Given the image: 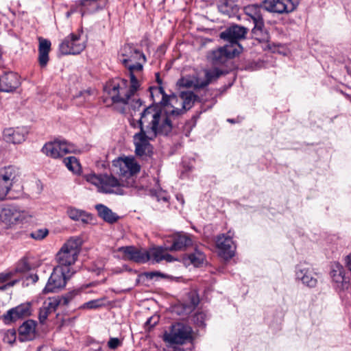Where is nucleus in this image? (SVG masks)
I'll use <instances>...</instances> for the list:
<instances>
[{"mask_svg": "<svg viewBox=\"0 0 351 351\" xmlns=\"http://www.w3.org/2000/svg\"><path fill=\"white\" fill-rule=\"evenodd\" d=\"M160 112L154 107H147L141 113L138 124L140 132L134 136V144L136 156L146 158L152 154L153 147L149 141L158 134H167L171 126L165 117L160 116Z\"/></svg>", "mask_w": 351, "mask_h": 351, "instance_id": "1", "label": "nucleus"}, {"mask_svg": "<svg viewBox=\"0 0 351 351\" xmlns=\"http://www.w3.org/2000/svg\"><path fill=\"white\" fill-rule=\"evenodd\" d=\"M120 62L125 66L126 75L130 81L137 85L138 82L143 80V64L146 62L145 55L142 51L131 45H125L121 49Z\"/></svg>", "mask_w": 351, "mask_h": 351, "instance_id": "2", "label": "nucleus"}, {"mask_svg": "<svg viewBox=\"0 0 351 351\" xmlns=\"http://www.w3.org/2000/svg\"><path fill=\"white\" fill-rule=\"evenodd\" d=\"M130 86H128L126 80H119L108 84L105 90L108 92L114 103H122L130 106L134 109L141 106L140 99L136 95L142 82H138L136 86H133L130 82Z\"/></svg>", "mask_w": 351, "mask_h": 351, "instance_id": "3", "label": "nucleus"}, {"mask_svg": "<svg viewBox=\"0 0 351 351\" xmlns=\"http://www.w3.org/2000/svg\"><path fill=\"white\" fill-rule=\"evenodd\" d=\"M82 241L78 237H71L61 247L56 254V261L60 267L66 270L67 274L75 273L73 265L77 259L81 250Z\"/></svg>", "mask_w": 351, "mask_h": 351, "instance_id": "4", "label": "nucleus"}, {"mask_svg": "<svg viewBox=\"0 0 351 351\" xmlns=\"http://www.w3.org/2000/svg\"><path fill=\"white\" fill-rule=\"evenodd\" d=\"M83 177L86 182L94 185L99 193L119 195L124 194L123 187L126 185L112 175L90 173L84 175Z\"/></svg>", "mask_w": 351, "mask_h": 351, "instance_id": "5", "label": "nucleus"}, {"mask_svg": "<svg viewBox=\"0 0 351 351\" xmlns=\"http://www.w3.org/2000/svg\"><path fill=\"white\" fill-rule=\"evenodd\" d=\"M114 171L121 176L129 179L125 184L127 187L134 186L132 176L140 171L141 166L133 157H120L112 162Z\"/></svg>", "mask_w": 351, "mask_h": 351, "instance_id": "6", "label": "nucleus"}, {"mask_svg": "<svg viewBox=\"0 0 351 351\" xmlns=\"http://www.w3.org/2000/svg\"><path fill=\"white\" fill-rule=\"evenodd\" d=\"M32 217L27 210L14 205H7L0 208V220L6 224H15L28 221Z\"/></svg>", "mask_w": 351, "mask_h": 351, "instance_id": "7", "label": "nucleus"}, {"mask_svg": "<svg viewBox=\"0 0 351 351\" xmlns=\"http://www.w3.org/2000/svg\"><path fill=\"white\" fill-rule=\"evenodd\" d=\"M167 101L163 110L157 106H149V107L157 109L160 112V116L167 118L172 127V119L184 114L186 111L184 108H182V100L180 95L179 97L174 95H169Z\"/></svg>", "mask_w": 351, "mask_h": 351, "instance_id": "8", "label": "nucleus"}, {"mask_svg": "<svg viewBox=\"0 0 351 351\" xmlns=\"http://www.w3.org/2000/svg\"><path fill=\"white\" fill-rule=\"evenodd\" d=\"M43 152L48 156L58 158L70 153L79 152V149L73 144L66 141L55 140L46 143L42 149Z\"/></svg>", "mask_w": 351, "mask_h": 351, "instance_id": "9", "label": "nucleus"}, {"mask_svg": "<svg viewBox=\"0 0 351 351\" xmlns=\"http://www.w3.org/2000/svg\"><path fill=\"white\" fill-rule=\"evenodd\" d=\"M191 327L181 323H176L171 326L169 331H165L163 339L171 344H182L191 338Z\"/></svg>", "mask_w": 351, "mask_h": 351, "instance_id": "10", "label": "nucleus"}, {"mask_svg": "<svg viewBox=\"0 0 351 351\" xmlns=\"http://www.w3.org/2000/svg\"><path fill=\"white\" fill-rule=\"evenodd\" d=\"M73 275L66 270L56 266L53 268L48 282L43 289L45 293L56 292L65 287L66 281Z\"/></svg>", "mask_w": 351, "mask_h": 351, "instance_id": "11", "label": "nucleus"}, {"mask_svg": "<svg viewBox=\"0 0 351 351\" xmlns=\"http://www.w3.org/2000/svg\"><path fill=\"white\" fill-rule=\"evenodd\" d=\"M18 176L19 169L14 166L0 169V201L5 198Z\"/></svg>", "mask_w": 351, "mask_h": 351, "instance_id": "12", "label": "nucleus"}, {"mask_svg": "<svg viewBox=\"0 0 351 351\" xmlns=\"http://www.w3.org/2000/svg\"><path fill=\"white\" fill-rule=\"evenodd\" d=\"M243 50L242 47L239 43H234L233 45H226L215 50L211 53V59L215 64H223L229 59H232L239 56Z\"/></svg>", "mask_w": 351, "mask_h": 351, "instance_id": "13", "label": "nucleus"}, {"mask_svg": "<svg viewBox=\"0 0 351 351\" xmlns=\"http://www.w3.org/2000/svg\"><path fill=\"white\" fill-rule=\"evenodd\" d=\"M86 41L80 35L71 34L60 45V51L64 55L80 53L86 47Z\"/></svg>", "mask_w": 351, "mask_h": 351, "instance_id": "14", "label": "nucleus"}, {"mask_svg": "<svg viewBox=\"0 0 351 351\" xmlns=\"http://www.w3.org/2000/svg\"><path fill=\"white\" fill-rule=\"evenodd\" d=\"M298 4V0H265L264 7L271 12L278 14L293 12Z\"/></svg>", "mask_w": 351, "mask_h": 351, "instance_id": "15", "label": "nucleus"}, {"mask_svg": "<svg viewBox=\"0 0 351 351\" xmlns=\"http://www.w3.org/2000/svg\"><path fill=\"white\" fill-rule=\"evenodd\" d=\"M216 246L219 256L224 259H230L234 255L235 246L230 235H219L216 239Z\"/></svg>", "mask_w": 351, "mask_h": 351, "instance_id": "16", "label": "nucleus"}, {"mask_svg": "<svg viewBox=\"0 0 351 351\" xmlns=\"http://www.w3.org/2000/svg\"><path fill=\"white\" fill-rule=\"evenodd\" d=\"M80 292V290H74L60 298L58 297L49 298L43 302L42 308L50 314L55 311L59 305H67L73 298Z\"/></svg>", "mask_w": 351, "mask_h": 351, "instance_id": "17", "label": "nucleus"}, {"mask_svg": "<svg viewBox=\"0 0 351 351\" xmlns=\"http://www.w3.org/2000/svg\"><path fill=\"white\" fill-rule=\"evenodd\" d=\"M247 34V29L239 26L232 25L227 28L220 34V38L228 41V45H233L234 43H239L238 40L245 37Z\"/></svg>", "mask_w": 351, "mask_h": 351, "instance_id": "18", "label": "nucleus"}, {"mask_svg": "<svg viewBox=\"0 0 351 351\" xmlns=\"http://www.w3.org/2000/svg\"><path fill=\"white\" fill-rule=\"evenodd\" d=\"M244 12L253 21L254 27L252 32L254 34L256 35L258 32H261L264 27L261 8L257 5H249L244 8Z\"/></svg>", "mask_w": 351, "mask_h": 351, "instance_id": "19", "label": "nucleus"}, {"mask_svg": "<svg viewBox=\"0 0 351 351\" xmlns=\"http://www.w3.org/2000/svg\"><path fill=\"white\" fill-rule=\"evenodd\" d=\"M119 252L123 254V258L125 260H131L137 263H145L147 261V250L137 249L132 246L121 247Z\"/></svg>", "mask_w": 351, "mask_h": 351, "instance_id": "20", "label": "nucleus"}, {"mask_svg": "<svg viewBox=\"0 0 351 351\" xmlns=\"http://www.w3.org/2000/svg\"><path fill=\"white\" fill-rule=\"evenodd\" d=\"M19 77L16 73L10 72L0 77V91L10 93L20 86Z\"/></svg>", "mask_w": 351, "mask_h": 351, "instance_id": "21", "label": "nucleus"}, {"mask_svg": "<svg viewBox=\"0 0 351 351\" xmlns=\"http://www.w3.org/2000/svg\"><path fill=\"white\" fill-rule=\"evenodd\" d=\"M27 134L25 128H6L3 131V139L13 144L21 143L25 141Z\"/></svg>", "mask_w": 351, "mask_h": 351, "instance_id": "22", "label": "nucleus"}, {"mask_svg": "<svg viewBox=\"0 0 351 351\" xmlns=\"http://www.w3.org/2000/svg\"><path fill=\"white\" fill-rule=\"evenodd\" d=\"M192 239L186 233H178L173 237V244L169 248L170 251L182 250L192 245Z\"/></svg>", "mask_w": 351, "mask_h": 351, "instance_id": "23", "label": "nucleus"}, {"mask_svg": "<svg viewBox=\"0 0 351 351\" xmlns=\"http://www.w3.org/2000/svg\"><path fill=\"white\" fill-rule=\"evenodd\" d=\"M51 50V42L39 38L38 62L41 67H45L49 62V53Z\"/></svg>", "mask_w": 351, "mask_h": 351, "instance_id": "24", "label": "nucleus"}, {"mask_svg": "<svg viewBox=\"0 0 351 351\" xmlns=\"http://www.w3.org/2000/svg\"><path fill=\"white\" fill-rule=\"evenodd\" d=\"M35 332L36 323L32 320L26 321L19 328V338L21 341L33 339Z\"/></svg>", "mask_w": 351, "mask_h": 351, "instance_id": "25", "label": "nucleus"}, {"mask_svg": "<svg viewBox=\"0 0 351 351\" xmlns=\"http://www.w3.org/2000/svg\"><path fill=\"white\" fill-rule=\"evenodd\" d=\"M150 95L154 103L152 106H157L160 110L162 108H164L169 95L165 94L163 88L162 86L150 88Z\"/></svg>", "mask_w": 351, "mask_h": 351, "instance_id": "26", "label": "nucleus"}, {"mask_svg": "<svg viewBox=\"0 0 351 351\" xmlns=\"http://www.w3.org/2000/svg\"><path fill=\"white\" fill-rule=\"evenodd\" d=\"M66 214L69 218L74 221H81L83 223H88L91 219V216L82 210L74 207H69Z\"/></svg>", "mask_w": 351, "mask_h": 351, "instance_id": "27", "label": "nucleus"}, {"mask_svg": "<svg viewBox=\"0 0 351 351\" xmlns=\"http://www.w3.org/2000/svg\"><path fill=\"white\" fill-rule=\"evenodd\" d=\"M99 216L101 217L104 221L109 223L115 222L118 217L114 213L110 208L103 204H97L95 206Z\"/></svg>", "mask_w": 351, "mask_h": 351, "instance_id": "28", "label": "nucleus"}, {"mask_svg": "<svg viewBox=\"0 0 351 351\" xmlns=\"http://www.w3.org/2000/svg\"><path fill=\"white\" fill-rule=\"evenodd\" d=\"M330 276L335 282L343 284L345 281V276L342 265L339 263H333L331 265Z\"/></svg>", "mask_w": 351, "mask_h": 351, "instance_id": "29", "label": "nucleus"}, {"mask_svg": "<svg viewBox=\"0 0 351 351\" xmlns=\"http://www.w3.org/2000/svg\"><path fill=\"white\" fill-rule=\"evenodd\" d=\"M297 278L308 287H315L317 284V279L313 276V273L306 269H299L296 272Z\"/></svg>", "mask_w": 351, "mask_h": 351, "instance_id": "30", "label": "nucleus"}, {"mask_svg": "<svg viewBox=\"0 0 351 351\" xmlns=\"http://www.w3.org/2000/svg\"><path fill=\"white\" fill-rule=\"evenodd\" d=\"M223 74V72L217 68L206 69L204 71L205 79H202V84H199V85H202V87L204 88L208 86L213 81L218 79Z\"/></svg>", "mask_w": 351, "mask_h": 351, "instance_id": "31", "label": "nucleus"}, {"mask_svg": "<svg viewBox=\"0 0 351 351\" xmlns=\"http://www.w3.org/2000/svg\"><path fill=\"white\" fill-rule=\"evenodd\" d=\"M180 97L182 100V108L185 111L191 109L197 100V96L191 91L182 92Z\"/></svg>", "mask_w": 351, "mask_h": 351, "instance_id": "32", "label": "nucleus"}, {"mask_svg": "<svg viewBox=\"0 0 351 351\" xmlns=\"http://www.w3.org/2000/svg\"><path fill=\"white\" fill-rule=\"evenodd\" d=\"M165 249L161 247H152L149 250H147V261H153L156 263H158L162 261L163 255Z\"/></svg>", "mask_w": 351, "mask_h": 351, "instance_id": "33", "label": "nucleus"}, {"mask_svg": "<svg viewBox=\"0 0 351 351\" xmlns=\"http://www.w3.org/2000/svg\"><path fill=\"white\" fill-rule=\"evenodd\" d=\"M202 84V79L200 77H195L191 79L189 77H182L178 81V84L180 86L186 88H203Z\"/></svg>", "mask_w": 351, "mask_h": 351, "instance_id": "34", "label": "nucleus"}, {"mask_svg": "<svg viewBox=\"0 0 351 351\" xmlns=\"http://www.w3.org/2000/svg\"><path fill=\"white\" fill-rule=\"evenodd\" d=\"M13 275L12 272L0 274V283H5L3 286H0V290H5L8 287H12L19 281L17 279L10 280Z\"/></svg>", "mask_w": 351, "mask_h": 351, "instance_id": "35", "label": "nucleus"}, {"mask_svg": "<svg viewBox=\"0 0 351 351\" xmlns=\"http://www.w3.org/2000/svg\"><path fill=\"white\" fill-rule=\"evenodd\" d=\"M66 167L74 173H79L81 171V166L75 157L69 156L64 160Z\"/></svg>", "mask_w": 351, "mask_h": 351, "instance_id": "36", "label": "nucleus"}, {"mask_svg": "<svg viewBox=\"0 0 351 351\" xmlns=\"http://www.w3.org/2000/svg\"><path fill=\"white\" fill-rule=\"evenodd\" d=\"M106 301V298H101L96 300H93L85 302L83 304L80 308L82 309H97L103 306H104V302Z\"/></svg>", "mask_w": 351, "mask_h": 351, "instance_id": "37", "label": "nucleus"}, {"mask_svg": "<svg viewBox=\"0 0 351 351\" xmlns=\"http://www.w3.org/2000/svg\"><path fill=\"white\" fill-rule=\"evenodd\" d=\"M189 259L194 266L198 267L203 263L205 256L200 251L195 250V252L189 256Z\"/></svg>", "mask_w": 351, "mask_h": 351, "instance_id": "38", "label": "nucleus"}, {"mask_svg": "<svg viewBox=\"0 0 351 351\" xmlns=\"http://www.w3.org/2000/svg\"><path fill=\"white\" fill-rule=\"evenodd\" d=\"M20 318L21 317L19 313H16V308L9 310L5 315H3V319L6 324L15 322Z\"/></svg>", "mask_w": 351, "mask_h": 351, "instance_id": "39", "label": "nucleus"}, {"mask_svg": "<svg viewBox=\"0 0 351 351\" xmlns=\"http://www.w3.org/2000/svg\"><path fill=\"white\" fill-rule=\"evenodd\" d=\"M31 267L26 258H22L15 268V273H25L30 269Z\"/></svg>", "mask_w": 351, "mask_h": 351, "instance_id": "40", "label": "nucleus"}, {"mask_svg": "<svg viewBox=\"0 0 351 351\" xmlns=\"http://www.w3.org/2000/svg\"><path fill=\"white\" fill-rule=\"evenodd\" d=\"M16 339V333L14 330H8L4 332L3 341L4 343L12 344Z\"/></svg>", "mask_w": 351, "mask_h": 351, "instance_id": "41", "label": "nucleus"}, {"mask_svg": "<svg viewBox=\"0 0 351 351\" xmlns=\"http://www.w3.org/2000/svg\"><path fill=\"white\" fill-rule=\"evenodd\" d=\"M15 308L16 313H19L21 318L30 314V305L28 303L21 304Z\"/></svg>", "mask_w": 351, "mask_h": 351, "instance_id": "42", "label": "nucleus"}, {"mask_svg": "<svg viewBox=\"0 0 351 351\" xmlns=\"http://www.w3.org/2000/svg\"><path fill=\"white\" fill-rule=\"evenodd\" d=\"M49 233L46 228L36 230L30 234L32 238L36 240H41L44 239Z\"/></svg>", "mask_w": 351, "mask_h": 351, "instance_id": "43", "label": "nucleus"}, {"mask_svg": "<svg viewBox=\"0 0 351 351\" xmlns=\"http://www.w3.org/2000/svg\"><path fill=\"white\" fill-rule=\"evenodd\" d=\"M122 345V341L119 338L117 337H111L108 342V346L110 349H116L118 347L121 346Z\"/></svg>", "mask_w": 351, "mask_h": 351, "instance_id": "44", "label": "nucleus"}, {"mask_svg": "<svg viewBox=\"0 0 351 351\" xmlns=\"http://www.w3.org/2000/svg\"><path fill=\"white\" fill-rule=\"evenodd\" d=\"M49 315V313L44 310L42 307L40 309L38 318L41 323L45 322V321L47 319V317Z\"/></svg>", "mask_w": 351, "mask_h": 351, "instance_id": "45", "label": "nucleus"}, {"mask_svg": "<svg viewBox=\"0 0 351 351\" xmlns=\"http://www.w3.org/2000/svg\"><path fill=\"white\" fill-rule=\"evenodd\" d=\"M158 320V317H152L146 322L145 324L147 326H149V328H152L156 325Z\"/></svg>", "mask_w": 351, "mask_h": 351, "instance_id": "46", "label": "nucleus"}, {"mask_svg": "<svg viewBox=\"0 0 351 351\" xmlns=\"http://www.w3.org/2000/svg\"><path fill=\"white\" fill-rule=\"evenodd\" d=\"M167 249L165 248V253L163 255L162 260H165L167 262H172V261H175L176 259L171 255L168 254L167 252Z\"/></svg>", "mask_w": 351, "mask_h": 351, "instance_id": "47", "label": "nucleus"}, {"mask_svg": "<svg viewBox=\"0 0 351 351\" xmlns=\"http://www.w3.org/2000/svg\"><path fill=\"white\" fill-rule=\"evenodd\" d=\"M346 267L351 271V253L346 256Z\"/></svg>", "mask_w": 351, "mask_h": 351, "instance_id": "48", "label": "nucleus"}, {"mask_svg": "<svg viewBox=\"0 0 351 351\" xmlns=\"http://www.w3.org/2000/svg\"><path fill=\"white\" fill-rule=\"evenodd\" d=\"M148 276L152 278L155 276H161V277H164L165 275L161 274L160 272H158V271H154V272H151L148 274Z\"/></svg>", "mask_w": 351, "mask_h": 351, "instance_id": "49", "label": "nucleus"}, {"mask_svg": "<svg viewBox=\"0 0 351 351\" xmlns=\"http://www.w3.org/2000/svg\"><path fill=\"white\" fill-rule=\"evenodd\" d=\"M204 317V315L202 313H199L195 315V318L197 320L201 319L200 324H203V319Z\"/></svg>", "mask_w": 351, "mask_h": 351, "instance_id": "50", "label": "nucleus"}, {"mask_svg": "<svg viewBox=\"0 0 351 351\" xmlns=\"http://www.w3.org/2000/svg\"><path fill=\"white\" fill-rule=\"evenodd\" d=\"M192 302V305H193V306H197V305L198 304V303H199V299H198L197 298H193L192 299V302Z\"/></svg>", "mask_w": 351, "mask_h": 351, "instance_id": "51", "label": "nucleus"}, {"mask_svg": "<svg viewBox=\"0 0 351 351\" xmlns=\"http://www.w3.org/2000/svg\"><path fill=\"white\" fill-rule=\"evenodd\" d=\"M90 95L89 92H85L84 93L81 94L77 97V99H80L82 96L85 97V95Z\"/></svg>", "mask_w": 351, "mask_h": 351, "instance_id": "52", "label": "nucleus"}, {"mask_svg": "<svg viewBox=\"0 0 351 351\" xmlns=\"http://www.w3.org/2000/svg\"><path fill=\"white\" fill-rule=\"evenodd\" d=\"M31 278L32 279V281L34 282H36L38 280V276L36 275L31 276Z\"/></svg>", "mask_w": 351, "mask_h": 351, "instance_id": "53", "label": "nucleus"}, {"mask_svg": "<svg viewBox=\"0 0 351 351\" xmlns=\"http://www.w3.org/2000/svg\"><path fill=\"white\" fill-rule=\"evenodd\" d=\"M163 200L167 202V197H163Z\"/></svg>", "mask_w": 351, "mask_h": 351, "instance_id": "54", "label": "nucleus"}, {"mask_svg": "<svg viewBox=\"0 0 351 351\" xmlns=\"http://www.w3.org/2000/svg\"><path fill=\"white\" fill-rule=\"evenodd\" d=\"M175 351H183V350L181 349H176V350H175Z\"/></svg>", "mask_w": 351, "mask_h": 351, "instance_id": "55", "label": "nucleus"}, {"mask_svg": "<svg viewBox=\"0 0 351 351\" xmlns=\"http://www.w3.org/2000/svg\"><path fill=\"white\" fill-rule=\"evenodd\" d=\"M228 121H230V122H231V123H233V122H234V121H233V120H232V119H228Z\"/></svg>", "mask_w": 351, "mask_h": 351, "instance_id": "56", "label": "nucleus"}]
</instances>
